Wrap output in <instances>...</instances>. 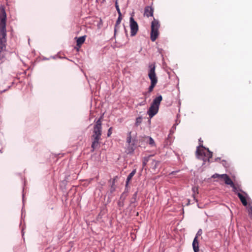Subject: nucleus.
Wrapping results in <instances>:
<instances>
[{"label":"nucleus","mask_w":252,"mask_h":252,"mask_svg":"<svg viewBox=\"0 0 252 252\" xmlns=\"http://www.w3.org/2000/svg\"><path fill=\"white\" fill-rule=\"evenodd\" d=\"M85 36L79 37L77 39V45L80 47L85 40Z\"/></svg>","instance_id":"4468645a"},{"label":"nucleus","mask_w":252,"mask_h":252,"mask_svg":"<svg viewBox=\"0 0 252 252\" xmlns=\"http://www.w3.org/2000/svg\"><path fill=\"white\" fill-rule=\"evenodd\" d=\"M101 119L100 118L96 121L94 126L92 138H100V136L101 135Z\"/></svg>","instance_id":"423d86ee"},{"label":"nucleus","mask_w":252,"mask_h":252,"mask_svg":"<svg viewBox=\"0 0 252 252\" xmlns=\"http://www.w3.org/2000/svg\"><path fill=\"white\" fill-rule=\"evenodd\" d=\"M136 173V169H134L128 176L127 179H126V185H127L128 184V182L130 181L132 177L135 175Z\"/></svg>","instance_id":"2eb2a0df"},{"label":"nucleus","mask_w":252,"mask_h":252,"mask_svg":"<svg viewBox=\"0 0 252 252\" xmlns=\"http://www.w3.org/2000/svg\"><path fill=\"white\" fill-rule=\"evenodd\" d=\"M115 6L119 15H121V12L118 3V0H116L115 1Z\"/></svg>","instance_id":"4be33fe9"},{"label":"nucleus","mask_w":252,"mask_h":252,"mask_svg":"<svg viewBox=\"0 0 252 252\" xmlns=\"http://www.w3.org/2000/svg\"><path fill=\"white\" fill-rule=\"evenodd\" d=\"M148 76L151 80V85L149 87V92H152L158 82V78L155 72L156 66L155 64L152 63L149 65Z\"/></svg>","instance_id":"7ed1b4c3"},{"label":"nucleus","mask_w":252,"mask_h":252,"mask_svg":"<svg viewBox=\"0 0 252 252\" xmlns=\"http://www.w3.org/2000/svg\"><path fill=\"white\" fill-rule=\"evenodd\" d=\"M93 142H92V148L94 150L96 148H97L98 147L99 145V140L100 139V138H92Z\"/></svg>","instance_id":"ddd939ff"},{"label":"nucleus","mask_w":252,"mask_h":252,"mask_svg":"<svg viewBox=\"0 0 252 252\" xmlns=\"http://www.w3.org/2000/svg\"><path fill=\"white\" fill-rule=\"evenodd\" d=\"M142 118L141 117H138L136 119L135 125L136 126H139L142 122Z\"/></svg>","instance_id":"412c9836"},{"label":"nucleus","mask_w":252,"mask_h":252,"mask_svg":"<svg viewBox=\"0 0 252 252\" xmlns=\"http://www.w3.org/2000/svg\"><path fill=\"white\" fill-rule=\"evenodd\" d=\"M162 99V97L161 95H159L154 99L149 110L147 112L148 114L151 118L158 112L159 106Z\"/></svg>","instance_id":"f03ea898"},{"label":"nucleus","mask_w":252,"mask_h":252,"mask_svg":"<svg viewBox=\"0 0 252 252\" xmlns=\"http://www.w3.org/2000/svg\"><path fill=\"white\" fill-rule=\"evenodd\" d=\"M198 189L197 187H194L192 188V190L193 192L192 196L194 198V200H195L196 202H197V199H196V194H197L198 193Z\"/></svg>","instance_id":"dca6fc26"},{"label":"nucleus","mask_w":252,"mask_h":252,"mask_svg":"<svg viewBox=\"0 0 252 252\" xmlns=\"http://www.w3.org/2000/svg\"><path fill=\"white\" fill-rule=\"evenodd\" d=\"M146 103V101H144L143 102H142L141 103H140V105H144Z\"/></svg>","instance_id":"bb28decb"},{"label":"nucleus","mask_w":252,"mask_h":252,"mask_svg":"<svg viewBox=\"0 0 252 252\" xmlns=\"http://www.w3.org/2000/svg\"><path fill=\"white\" fill-rule=\"evenodd\" d=\"M220 178L224 180L225 183L228 185H233V182L229 177L225 174L220 175Z\"/></svg>","instance_id":"9d476101"},{"label":"nucleus","mask_w":252,"mask_h":252,"mask_svg":"<svg viewBox=\"0 0 252 252\" xmlns=\"http://www.w3.org/2000/svg\"><path fill=\"white\" fill-rule=\"evenodd\" d=\"M230 186L233 188V191L235 192L237 194L238 192H241L242 193V190L239 187H237L234 184L233 185H230Z\"/></svg>","instance_id":"f3484780"},{"label":"nucleus","mask_w":252,"mask_h":252,"mask_svg":"<svg viewBox=\"0 0 252 252\" xmlns=\"http://www.w3.org/2000/svg\"><path fill=\"white\" fill-rule=\"evenodd\" d=\"M129 26L130 28V33L131 36H134L138 32V26L137 22L134 20L132 17L129 19Z\"/></svg>","instance_id":"0eeeda50"},{"label":"nucleus","mask_w":252,"mask_h":252,"mask_svg":"<svg viewBox=\"0 0 252 252\" xmlns=\"http://www.w3.org/2000/svg\"><path fill=\"white\" fill-rule=\"evenodd\" d=\"M2 16L0 23V52L5 48L6 42V13L3 9L1 10Z\"/></svg>","instance_id":"f257e3e1"},{"label":"nucleus","mask_w":252,"mask_h":252,"mask_svg":"<svg viewBox=\"0 0 252 252\" xmlns=\"http://www.w3.org/2000/svg\"><path fill=\"white\" fill-rule=\"evenodd\" d=\"M196 154L197 157L204 155L208 158V161H209L210 158H212L213 156L212 153L210 152L208 149H206L202 145H200L197 147Z\"/></svg>","instance_id":"39448f33"},{"label":"nucleus","mask_w":252,"mask_h":252,"mask_svg":"<svg viewBox=\"0 0 252 252\" xmlns=\"http://www.w3.org/2000/svg\"><path fill=\"white\" fill-rule=\"evenodd\" d=\"M212 178H220V175L218 174H215L212 176Z\"/></svg>","instance_id":"393cba45"},{"label":"nucleus","mask_w":252,"mask_h":252,"mask_svg":"<svg viewBox=\"0 0 252 252\" xmlns=\"http://www.w3.org/2000/svg\"><path fill=\"white\" fill-rule=\"evenodd\" d=\"M147 138L149 139V144L151 146H155V142H154V139L151 137H147Z\"/></svg>","instance_id":"aec40b11"},{"label":"nucleus","mask_w":252,"mask_h":252,"mask_svg":"<svg viewBox=\"0 0 252 252\" xmlns=\"http://www.w3.org/2000/svg\"><path fill=\"white\" fill-rule=\"evenodd\" d=\"M131 133V132H128L126 139V143H127V150L128 153H131L134 151V142L132 141Z\"/></svg>","instance_id":"6e6552de"},{"label":"nucleus","mask_w":252,"mask_h":252,"mask_svg":"<svg viewBox=\"0 0 252 252\" xmlns=\"http://www.w3.org/2000/svg\"><path fill=\"white\" fill-rule=\"evenodd\" d=\"M160 27L158 21L154 19L151 23V39L152 41H155L158 38L159 32L158 29Z\"/></svg>","instance_id":"20e7f679"},{"label":"nucleus","mask_w":252,"mask_h":252,"mask_svg":"<svg viewBox=\"0 0 252 252\" xmlns=\"http://www.w3.org/2000/svg\"><path fill=\"white\" fill-rule=\"evenodd\" d=\"M158 162L156 160H153L152 162V166H153V168L156 169L157 168V165L158 164Z\"/></svg>","instance_id":"5701e85b"},{"label":"nucleus","mask_w":252,"mask_h":252,"mask_svg":"<svg viewBox=\"0 0 252 252\" xmlns=\"http://www.w3.org/2000/svg\"><path fill=\"white\" fill-rule=\"evenodd\" d=\"M237 195L241 200L242 204L244 206H246L248 205V202L247 200V197H248V194L244 191H242V193L241 192H238Z\"/></svg>","instance_id":"1a4fd4ad"},{"label":"nucleus","mask_w":252,"mask_h":252,"mask_svg":"<svg viewBox=\"0 0 252 252\" xmlns=\"http://www.w3.org/2000/svg\"><path fill=\"white\" fill-rule=\"evenodd\" d=\"M150 157H145L143 159V167L146 165L148 161L149 160Z\"/></svg>","instance_id":"6ab92c4d"},{"label":"nucleus","mask_w":252,"mask_h":252,"mask_svg":"<svg viewBox=\"0 0 252 252\" xmlns=\"http://www.w3.org/2000/svg\"><path fill=\"white\" fill-rule=\"evenodd\" d=\"M192 247L194 252H199V243L196 238H194L193 241Z\"/></svg>","instance_id":"f8f14e48"},{"label":"nucleus","mask_w":252,"mask_h":252,"mask_svg":"<svg viewBox=\"0 0 252 252\" xmlns=\"http://www.w3.org/2000/svg\"><path fill=\"white\" fill-rule=\"evenodd\" d=\"M112 127H110L109 128V129H108V133H107V136H110L112 133Z\"/></svg>","instance_id":"a878e982"},{"label":"nucleus","mask_w":252,"mask_h":252,"mask_svg":"<svg viewBox=\"0 0 252 252\" xmlns=\"http://www.w3.org/2000/svg\"><path fill=\"white\" fill-rule=\"evenodd\" d=\"M202 234V230L201 229H199L198 232H197L196 234V236L195 238H196V239L198 238V237L200 236H201V235Z\"/></svg>","instance_id":"b1692460"},{"label":"nucleus","mask_w":252,"mask_h":252,"mask_svg":"<svg viewBox=\"0 0 252 252\" xmlns=\"http://www.w3.org/2000/svg\"><path fill=\"white\" fill-rule=\"evenodd\" d=\"M122 14L119 15V17L116 21V26H115V32H116V28L117 26L120 24L121 20H122Z\"/></svg>","instance_id":"a211bd4d"},{"label":"nucleus","mask_w":252,"mask_h":252,"mask_svg":"<svg viewBox=\"0 0 252 252\" xmlns=\"http://www.w3.org/2000/svg\"><path fill=\"white\" fill-rule=\"evenodd\" d=\"M144 16L149 17L153 15V9L152 7L147 6L145 8Z\"/></svg>","instance_id":"9b49d317"}]
</instances>
